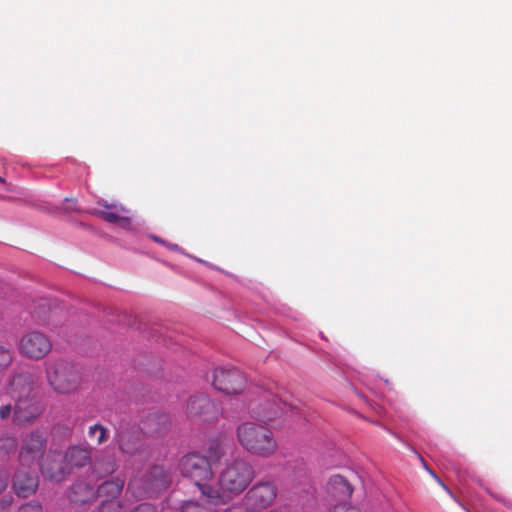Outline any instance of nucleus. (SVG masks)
<instances>
[{"instance_id":"1","label":"nucleus","mask_w":512,"mask_h":512,"mask_svg":"<svg viewBox=\"0 0 512 512\" xmlns=\"http://www.w3.org/2000/svg\"><path fill=\"white\" fill-rule=\"evenodd\" d=\"M178 469L183 477L194 483L208 503L217 505V502L222 501L220 492L210 484L214 472L211 462L205 455L199 452L184 455L178 462Z\"/></svg>"},{"instance_id":"2","label":"nucleus","mask_w":512,"mask_h":512,"mask_svg":"<svg viewBox=\"0 0 512 512\" xmlns=\"http://www.w3.org/2000/svg\"><path fill=\"white\" fill-rule=\"evenodd\" d=\"M236 437L239 445L249 454L270 458L278 450V442L273 431L266 425L246 421L236 428Z\"/></svg>"},{"instance_id":"3","label":"nucleus","mask_w":512,"mask_h":512,"mask_svg":"<svg viewBox=\"0 0 512 512\" xmlns=\"http://www.w3.org/2000/svg\"><path fill=\"white\" fill-rule=\"evenodd\" d=\"M254 478V467L245 458H236L227 463L218 476L217 490L222 496V501L217 502V505L224 504L229 498L242 494Z\"/></svg>"},{"instance_id":"4","label":"nucleus","mask_w":512,"mask_h":512,"mask_svg":"<svg viewBox=\"0 0 512 512\" xmlns=\"http://www.w3.org/2000/svg\"><path fill=\"white\" fill-rule=\"evenodd\" d=\"M44 366L46 380L54 392L71 394L80 388L81 374L71 362L56 358L46 361Z\"/></svg>"},{"instance_id":"5","label":"nucleus","mask_w":512,"mask_h":512,"mask_svg":"<svg viewBox=\"0 0 512 512\" xmlns=\"http://www.w3.org/2000/svg\"><path fill=\"white\" fill-rule=\"evenodd\" d=\"M249 408L251 414L266 425L288 414L292 416L297 409L291 402L272 393H264L258 402L251 403Z\"/></svg>"},{"instance_id":"6","label":"nucleus","mask_w":512,"mask_h":512,"mask_svg":"<svg viewBox=\"0 0 512 512\" xmlns=\"http://www.w3.org/2000/svg\"><path fill=\"white\" fill-rule=\"evenodd\" d=\"M170 482V474L164 467L156 465L142 477L131 479L128 483V490L137 498H146L165 489Z\"/></svg>"},{"instance_id":"7","label":"nucleus","mask_w":512,"mask_h":512,"mask_svg":"<svg viewBox=\"0 0 512 512\" xmlns=\"http://www.w3.org/2000/svg\"><path fill=\"white\" fill-rule=\"evenodd\" d=\"M47 446V433L34 429L27 433L20 445L18 461L21 466L31 468L44 455Z\"/></svg>"},{"instance_id":"8","label":"nucleus","mask_w":512,"mask_h":512,"mask_svg":"<svg viewBox=\"0 0 512 512\" xmlns=\"http://www.w3.org/2000/svg\"><path fill=\"white\" fill-rule=\"evenodd\" d=\"M52 350V341L43 332L32 330L21 336L18 343V352L30 360H42Z\"/></svg>"},{"instance_id":"9","label":"nucleus","mask_w":512,"mask_h":512,"mask_svg":"<svg viewBox=\"0 0 512 512\" xmlns=\"http://www.w3.org/2000/svg\"><path fill=\"white\" fill-rule=\"evenodd\" d=\"M278 495L274 481L260 480L253 484L244 496V501L254 512H261L273 506Z\"/></svg>"},{"instance_id":"10","label":"nucleus","mask_w":512,"mask_h":512,"mask_svg":"<svg viewBox=\"0 0 512 512\" xmlns=\"http://www.w3.org/2000/svg\"><path fill=\"white\" fill-rule=\"evenodd\" d=\"M212 384L216 390L227 394H240L246 386L244 374L237 368H216L213 372Z\"/></svg>"},{"instance_id":"11","label":"nucleus","mask_w":512,"mask_h":512,"mask_svg":"<svg viewBox=\"0 0 512 512\" xmlns=\"http://www.w3.org/2000/svg\"><path fill=\"white\" fill-rule=\"evenodd\" d=\"M41 473L45 478L61 482L71 472L62 452L50 451L40 463Z\"/></svg>"},{"instance_id":"12","label":"nucleus","mask_w":512,"mask_h":512,"mask_svg":"<svg viewBox=\"0 0 512 512\" xmlns=\"http://www.w3.org/2000/svg\"><path fill=\"white\" fill-rule=\"evenodd\" d=\"M39 477L37 473L27 466H21L14 473L12 488L18 497L27 498L37 491Z\"/></svg>"},{"instance_id":"13","label":"nucleus","mask_w":512,"mask_h":512,"mask_svg":"<svg viewBox=\"0 0 512 512\" xmlns=\"http://www.w3.org/2000/svg\"><path fill=\"white\" fill-rule=\"evenodd\" d=\"M186 413L190 419L208 421L217 416V409L208 396L197 395L189 399Z\"/></svg>"},{"instance_id":"14","label":"nucleus","mask_w":512,"mask_h":512,"mask_svg":"<svg viewBox=\"0 0 512 512\" xmlns=\"http://www.w3.org/2000/svg\"><path fill=\"white\" fill-rule=\"evenodd\" d=\"M118 449L126 455H136L143 449L141 433L133 428H121L115 435Z\"/></svg>"},{"instance_id":"15","label":"nucleus","mask_w":512,"mask_h":512,"mask_svg":"<svg viewBox=\"0 0 512 512\" xmlns=\"http://www.w3.org/2000/svg\"><path fill=\"white\" fill-rule=\"evenodd\" d=\"M34 379L29 372L15 374L9 382L8 393L16 401H23L29 397L34 389Z\"/></svg>"},{"instance_id":"16","label":"nucleus","mask_w":512,"mask_h":512,"mask_svg":"<svg viewBox=\"0 0 512 512\" xmlns=\"http://www.w3.org/2000/svg\"><path fill=\"white\" fill-rule=\"evenodd\" d=\"M70 472L73 468H83L91 463V448L82 445H73L63 453Z\"/></svg>"},{"instance_id":"17","label":"nucleus","mask_w":512,"mask_h":512,"mask_svg":"<svg viewBox=\"0 0 512 512\" xmlns=\"http://www.w3.org/2000/svg\"><path fill=\"white\" fill-rule=\"evenodd\" d=\"M68 496L74 503L86 504L96 499V489L88 481L79 479L71 485Z\"/></svg>"},{"instance_id":"18","label":"nucleus","mask_w":512,"mask_h":512,"mask_svg":"<svg viewBox=\"0 0 512 512\" xmlns=\"http://www.w3.org/2000/svg\"><path fill=\"white\" fill-rule=\"evenodd\" d=\"M125 484V479L120 476L113 477L101 483L96 489V497L101 500L119 499Z\"/></svg>"},{"instance_id":"19","label":"nucleus","mask_w":512,"mask_h":512,"mask_svg":"<svg viewBox=\"0 0 512 512\" xmlns=\"http://www.w3.org/2000/svg\"><path fill=\"white\" fill-rule=\"evenodd\" d=\"M328 491L340 499H349L353 493V487L350 482L342 475H333L328 482Z\"/></svg>"},{"instance_id":"20","label":"nucleus","mask_w":512,"mask_h":512,"mask_svg":"<svg viewBox=\"0 0 512 512\" xmlns=\"http://www.w3.org/2000/svg\"><path fill=\"white\" fill-rule=\"evenodd\" d=\"M170 427V420L166 414H150L143 423V429L151 435H160Z\"/></svg>"},{"instance_id":"21","label":"nucleus","mask_w":512,"mask_h":512,"mask_svg":"<svg viewBox=\"0 0 512 512\" xmlns=\"http://www.w3.org/2000/svg\"><path fill=\"white\" fill-rule=\"evenodd\" d=\"M117 468V461L112 455L96 458L92 467L93 473L99 478L113 474Z\"/></svg>"},{"instance_id":"22","label":"nucleus","mask_w":512,"mask_h":512,"mask_svg":"<svg viewBox=\"0 0 512 512\" xmlns=\"http://www.w3.org/2000/svg\"><path fill=\"white\" fill-rule=\"evenodd\" d=\"M38 412L33 407H24L22 401L14 405L13 421L16 424L23 425L35 420Z\"/></svg>"},{"instance_id":"23","label":"nucleus","mask_w":512,"mask_h":512,"mask_svg":"<svg viewBox=\"0 0 512 512\" xmlns=\"http://www.w3.org/2000/svg\"><path fill=\"white\" fill-rule=\"evenodd\" d=\"M207 458L209 461L218 462L226 454L224 441L220 438H213L208 442Z\"/></svg>"},{"instance_id":"24","label":"nucleus","mask_w":512,"mask_h":512,"mask_svg":"<svg viewBox=\"0 0 512 512\" xmlns=\"http://www.w3.org/2000/svg\"><path fill=\"white\" fill-rule=\"evenodd\" d=\"M88 437L95 441L97 445L104 444L109 438L108 429L100 423L89 426L87 431Z\"/></svg>"},{"instance_id":"25","label":"nucleus","mask_w":512,"mask_h":512,"mask_svg":"<svg viewBox=\"0 0 512 512\" xmlns=\"http://www.w3.org/2000/svg\"><path fill=\"white\" fill-rule=\"evenodd\" d=\"M17 447L16 439L12 436H1L0 437V458L8 456Z\"/></svg>"},{"instance_id":"26","label":"nucleus","mask_w":512,"mask_h":512,"mask_svg":"<svg viewBox=\"0 0 512 512\" xmlns=\"http://www.w3.org/2000/svg\"><path fill=\"white\" fill-rule=\"evenodd\" d=\"M98 512H125L123 503L119 499L101 500Z\"/></svg>"},{"instance_id":"27","label":"nucleus","mask_w":512,"mask_h":512,"mask_svg":"<svg viewBox=\"0 0 512 512\" xmlns=\"http://www.w3.org/2000/svg\"><path fill=\"white\" fill-rule=\"evenodd\" d=\"M181 512H213V510L195 500H188L182 504Z\"/></svg>"},{"instance_id":"28","label":"nucleus","mask_w":512,"mask_h":512,"mask_svg":"<svg viewBox=\"0 0 512 512\" xmlns=\"http://www.w3.org/2000/svg\"><path fill=\"white\" fill-rule=\"evenodd\" d=\"M13 361V353L10 349L0 345V372L8 368Z\"/></svg>"},{"instance_id":"29","label":"nucleus","mask_w":512,"mask_h":512,"mask_svg":"<svg viewBox=\"0 0 512 512\" xmlns=\"http://www.w3.org/2000/svg\"><path fill=\"white\" fill-rule=\"evenodd\" d=\"M46 309L50 310L48 300L40 299L38 305L35 307L33 314L40 320L46 321Z\"/></svg>"},{"instance_id":"30","label":"nucleus","mask_w":512,"mask_h":512,"mask_svg":"<svg viewBox=\"0 0 512 512\" xmlns=\"http://www.w3.org/2000/svg\"><path fill=\"white\" fill-rule=\"evenodd\" d=\"M20 235V232L17 230H10L5 234L0 235V241L5 242L11 245L19 243L18 236Z\"/></svg>"},{"instance_id":"31","label":"nucleus","mask_w":512,"mask_h":512,"mask_svg":"<svg viewBox=\"0 0 512 512\" xmlns=\"http://www.w3.org/2000/svg\"><path fill=\"white\" fill-rule=\"evenodd\" d=\"M223 512H254L247 503L236 502L228 506Z\"/></svg>"},{"instance_id":"32","label":"nucleus","mask_w":512,"mask_h":512,"mask_svg":"<svg viewBox=\"0 0 512 512\" xmlns=\"http://www.w3.org/2000/svg\"><path fill=\"white\" fill-rule=\"evenodd\" d=\"M41 511H42V506L39 502H36V501H31V502L24 504L19 510V512H41Z\"/></svg>"},{"instance_id":"33","label":"nucleus","mask_w":512,"mask_h":512,"mask_svg":"<svg viewBox=\"0 0 512 512\" xmlns=\"http://www.w3.org/2000/svg\"><path fill=\"white\" fill-rule=\"evenodd\" d=\"M14 413V406L11 404H5L0 406V419L7 420Z\"/></svg>"},{"instance_id":"34","label":"nucleus","mask_w":512,"mask_h":512,"mask_svg":"<svg viewBox=\"0 0 512 512\" xmlns=\"http://www.w3.org/2000/svg\"><path fill=\"white\" fill-rule=\"evenodd\" d=\"M333 512H361V510L356 506L338 504L334 507Z\"/></svg>"},{"instance_id":"35","label":"nucleus","mask_w":512,"mask_h":512,"mask_svg":"<svg viewBox=\"0 0 512 512\" xmlns=\"http://www.w3.org/2000/svg\"><path fill=\"white\" fill-rule=\"evenodd\" d=\"M133 512H156V508L149 503H143L136 507Z\"/></svg>"},{"instance_id":"36","label":"nucleus","mask_w":512,"mask_h":512,"mask_svg":"<svg viewBox=\"0 0 512 512\" xmlns=\"http://www.w3.org/2000/svg\"><path fill=\"white\" fill-rule=\"evenodd\" d=\"M8 484V477L4 471L0 470V493H2Z\"/></svg>"},{"instance_id":"37","label":"nucleus","mask_w":512,"mask_h":512,"mask_svg":"<svg viewBox=\"0 0 512 512\" xmlns=\"http://www.w3.org/2000/svg\"><path fill=\"white\" fill-rule=\"evenodd\" d=\"M426 469L429 471V473L431 475H433L434 478H436L440 482V479L437 477V475L432 470H429L427 467H426Z\"/></svg>"},{"instance_id":"38","label":"nucleus","mask_w":512,"mask_h":512,"mask_svg":"<svg viewBox=\"0 0 512 512\" xmlns=\"http://www.w3.org/2000/svg\"><path fill=\"white\" fill-rule=\"evenodd\" d=\"M151 238L157 242H161V240L157 236H151Z\"/></svg>"}]
</instances>
